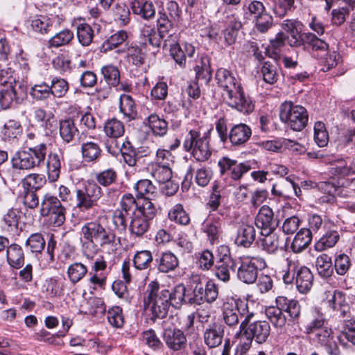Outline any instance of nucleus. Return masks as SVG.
Returning a JSON list of instances; mask_svg holds the SVG:
<instances>
[{
	"instance_id": "f257e3e1",
	"label": "nucleus",
	"mask_w": 355,
	"mask_h": 355,
	"mask_svg": "<svg viewBox=\"0 0 355 355\" xmlns=\"http://www.w3.org/2000/svg\"><path fill=\"white\" fill-rule=\"evenodd\" d=\"M191 281V297H186V287L183 284L168 288L171 306L179 309L186 302L200 305L204 302L211 304L216 300L219 293L218 285L214 281L200 277L199 275L193 276Z\"/></svg>"
},
{
	"instance_id": "f03ea898",
	"label": "nucleus",
	"mask_w": 355,
	"mask_h": 355,
	"mask_svg": "<svg viewBox=\"0 0 355 355\" xmlns=\"http://www.w3.org/2000/svg\"><path fill=\"white\" fill-rule=\"evenodd\" d=\"M215 79L218 86L225 92V103L230 107L243 114H249L254 110V102L245 92L241 80L234 73L220 67L216 70Z\"/></svg>"
},
{
	"instance_id": "7ed1b4c3",
	"label": "nucleus",
	"mask_w": 355,
	"mask_h": 355,
	"mask_svg": "<svg viewBox=\"0 0 355 355\" xmlns=\"http://www.w3.org/2000/svg\"><path fill=\"white\" fill-rule=\"evenodd\" d=\"M270 334V326L267 321L245 322L239 324L236 337L239 340L235 355H247L253 340L258 344L266 343Z\"/></svg>"
},
{
	"instance_id": "20e7f679",
	"label": "nucleus",
	"mask_w": 355,
	"mask_h": 355,
	"mask_svg": "<svg viewBox=\"0 0 355 355\" xmlns=\"http://www.w3.org/2000/svg\"><path fill=\"white\" fill-rule=\"evenodd\" d=\"M47 154L45 143L30 146L27 149L17 151L11 158L13 170L30 171L44 164Z\"/></svg>"
},
{
	"instance_id": "39448f33",
	"label": "nucleus",
	"mask_w": 355,
	"mask_h": 355,
	"mask_svg": "<svg viewBox=\"0 0 355 355\" xmlns=\"http://www.w3.org/2000/svg\"><path fill=\"white\" fill-rule=\"evenodd\" d=\"M287 269L283 275L286 284H295L297 290L302 294L310 291L313 284V275L311 270L295 259H286Z\"/></svg>"
},
{
	"instance_id": "423d86ee",
	"label": "nucleus",
	"mask_w": 355,
	"mask_h": 355,
	"mask_svg": "<svg viewBox=\"0 0 355 355\" xmlns=\"http://www.w3.org/2000/svg\"><path fill=\"white\" fill-rule=\"evenodd\" d=\"M222 316L225 324L230 327H236L245 322H250L254 316V313L250 311L248 302L241 299H227L222 306Z\"/></svg>"
},
{
	"instance_id": "0eeeda50",
	"label": "nucleus",
	"mask_w": 355,
	"mask_h": 355,
	"mask_svg": "<svg viewBox=\"0 0 355 355\" xmlns=\"http://www.w3.org/2000/svg\"><path fill=\"white\" fill-rule=\"evenodd\" d=\"M147 293V301L153 315L160 319L166 318L171 306L168 288L155 280L148 284Z\"/></svg>"
},
{
	"instance_id": "6e6552de",
	"label": "nucleus",
	"mask_w": 355,
	"mask_h": 355,
	"mask_svg": "<svg viewBox=\"0 0 355 355\" xmlns=\"http://www.w3.org/2000/svg\"><path fill=\"white\" fill-rule=\"evenodd\" d=\"M80 234L84 240L94 241L101 248L113 246L115 244L114 231L96 220L85 223L81 227Z\"/></svg>"
},
{
	"instance_id": "1a4fd4ad",
	"label": "nucleus",
	"mask_w": 355,
	"mask_h": 355,
	"mask_svg": "<svg viewBox=\"0 0 355 355\" xmlns=\"http://www.w3.org/2000/svg\"><path fill=\"white\" fill-rule=\"evenodd\" d=\"M279 118L295 131L303 130L309 120L308 112L304 107L286 101L280 106Z\"/></svg>"
},
{
	"instance_id": "9d476101",
	"label": "nucleus",
	"mask_w": 355,
	"mask_h": 355,
	"mask_svg": "<svg viewBox=\"0 0 355 355\" xmlns=\"http://www.w3.org/2000/svg\"><path fill=\"white\" fill-rule=\"evenodd\" d=\"M239 260L237 278L247 284L254 283L259 272L267 266L265 259L259 256H243L239 257Z\"/></svg>"
},
{
	"instance_id": "9b49d317",
	"label": "nucleus",
	"mask_w": 355,
	"mask_h": 355,
	"mask_svg": "<svg viewBox=\"0 0 355 355\" xmlns=\"http://www.w3.org/2000/svg\"><path fill=\"white\" fill-rule=\"evenodd\" d=\"M157 214V209L154 204H148L139 208V212H133L129 224L131 235L137 238H142L150 227V221Z\"/></svg>"
},
{
	"instance_id": "f8f14e48",
	"label": "nucleus",
	"mask_w": 355,
	"mask_h": 355,
	"mask_svg": "<svg viewBox=\"0 0 355 355\" xmlns=\"http://www.w3.org/2000/svg\"><path fill=\"white\" fill-rule=\"evenodd\" d=\"M40 214L48 216L49 223L53 226L60 227L65 221L66 209L57 197L46 193L41 202Z\"/></svg>"
},
{
	"instance_id": "ddd939ff",
	"label": "nucleus",
	"mask_w": 355,
	"mask_h": 355,
	"mask_svg": "<svg viewBox=\"0 0 355 355\" xmlns=\"http://www.w3.org/2000/svg\"><path fill=\"white\" fill-rule=\"evenodd\" d=\"M103 196V190L95 182H87L82 189L76 190V207L81 211H87L97 205Z\"/></svg>"
},
{
	"instance_id": "4468645a",
	"label": "nucleus",
	"mask_w": 355,
	"mask_h": 355,
	"mask_svg": "<svg viewBox=\"0 0 355 355\" xmlns=\"http://www.w3.org/2000/svg\"><path fill=\"white\" fill-rule=\"evenodd\" d=\"M218 166L221 175H227L234 180H240L242 176L251 169L249 162H238L236 159H230L227 156L221 157Z\"/></svg>"
},
{
	"instance_id": "2eb2a0df",
	"label": "nucleus",
	"mask_w": 355,
	"mask_h": 355,
	"mask_svg": "<svg viewBox=\"0 0 355 355\" xmlns=\"http://www.w3.org/2000/svg\"><path fill=\"white\" fill-rule=\"evenodd\" d=\"M313 334L314 342L324 347L328 355H341V351L335 339L334 331L328 324Z\"/></svg>"
},
{
	"instance_id": "dca6fc26",
	"label": "nucleus",
	"mask_w": 355,
	"mask_h": 355,
	"mask_svg": "<svg viewBox=\"0 0 355 355\" xmlns=\"http://www.w3.org/2000/svg\"><path fill=\"white\" fill-rule=\"evenodd\" d=\"M26 97L25 89L15 82L0 90V106L2 109L10 108L13 103L19 104Z\"/></svg>"
},
{
	"instance_id": "f3484780",
	"label": "nucleus",
	"mask_w": 355,
	"mask_h": 355,
	"mask_svg": "<svg viewBox=\"0 0 355 355\" xmlns=\"http://www.w3.org/2000/svg\"><path fill=\"white\" fill-rule=\"evenodd\" d=\"M130 8L138 20L149 22L156 18V6L153 0H132Z\"/></svg>"
},
{
	"instance_id": "a211bd4d",
	"label": "nucleus",
	"mask_w": 355,
	"mask_h": 355,
	"mask_svg": "<svg viewBox=\"0 0 355 355\" xmlns=\"http://www.w3.org/2000/svg\"><path fill=\"white\" fill-rule=\"evenodd\" d=\"M255 225L257 228L261 230V234H264V232L270 233L273 232L278 225L277 220L274 217L272 209L267 206H262L256 217Z\"/></svg>"
},
{
	"instance_id": "6ab92c4d",
	"label": "nucleus",
	"mask_w": 355,
	"mask_h": 355,
	"mask_svg": "<svg viewBox=\"0 0 355 355\" xmlns=\"http://www.w3.org/2000/svg\"><path fill=\"white\" fill-rule=\"evenodd\" d=\"M21 214V212L17 209H9L1 220L0 227L2 231L9 235H19L21 231V227H19Z\"/></svg>"
},
{
	"instance_id": "aec40b11",
	"label": "nucleus",
	"mask_w": 355,
	"mask_h": 355,
	"mask_svg": "<svg viewBox=\"0 0 355 355\" xmlns=\"http://www.w3.org/2000/svg\"><path fill=\"white\" fill-rule=\"evenodd\" d=\"M221 225V220L216 213L209 214L202 223L201 230L207 234V239L211 244L218 243L222 233Z\"/></svg>"
},
{
	"instance_id": "412c9836",
	"label": "nucleus",
	"mask_w": 355,
	"mask_h": 355,
	"mask_svg": "<svg viewBox=\"0 0 355 355\" xmlns=\"http://www.w3.org/2000/svg\"><path fill=\"white\" fill-rule=\"evenodd\" d=\"M252 136V130L249 125L245 123H239L234 125L229 131L227 141L232 146L240 147L247 143Z\"/></svg>"
},
{
	"instance_id": "4be33fe9",
	"label": "nucleus",
	"mask_w": 355,
	"mask_h": 355,
	"mask_svg": "<svg viewBox=\"0 0 355 355\" xmlns=\"http://www.w3.org/2000/svg\"><path fill=\"white\" fill-rule=\"evenodd\" d=\"M155 267L159 272H173L179 266L178 257L171 251L162 252L155 259Z\"/></svg>"
},
{
	"instance_id": "5701e85b",
	"label": "nucleus",
	"mask_w": 355,
	"mask_h": 355,
	"mask_svg": "<svg viewBox=\"0 0 355 355\" xmlns=\"http://www.w3.org/2000/svg\"><path fill=\"white\" fill-rule=\"evenodd\" d=\"M163 340L166 346L173 351L184 349L187 346V338L180 329H165L163 334Z\"/></svg>"
},
{
	"instance_id": "b1692460",
	"label": "nucleus",
	"mask_w": 355,
	"mask_h": 355,
	"mask_svg": "<svg viewBox=\"0 0 355 355\" xmlns=\"http://www.w3.org/2000/svg\"><path fill=\"white\" fill-rule=\"evenodd\" d=\"M237 267L236 260L231 256L224 254L216 263L214 274L216 277L223 282L230 279L231 271L234 272Z\"/></svg>"
},
{
	"instance_id": "393cba45",
	"label": "nucleus",
	"mask_w": 355,
	"mask_h": 355,
	"mask_svg": "<svg viewBox=\"0 0 355 355\" xmlns=\"http://www.w3.org/2000/svg\"><path fill=\"white\" fill-rule=\"evenodd\" d=\"M276 304L279 306L282 312L288 315V321H294L298 319L301 313V306L300 302L294 299H288L284 296H278L275 300Z\"/></svg>"
},
{
	"instance_id": "a878e982",
	"label": "nucleus",
	"mask_w": 355,
	"mask_h": 355,
	"mask_svg": "<svg viewBox=\"0 0 355 355\" xmlns=\"http://www.w3.org/2000/svg\"><path fill=\"white\" fill-rule=\"evenodd\" d=\"M223 336L224 329L221 324L218 323L209 325L204 331V341L209 348L219 346L223 342Z\"/></svg>"
},
{
	"instance_id": "bb28decb",
	"label": "nucleus",
	"mask_w": 355,
	"mask_h": 355,
	"mask_svg": "<svg viewBox=\"0 0 355 355\" xmlns=\"http://www.w3.org/2000/svg\"><path fill=\"white\" fill-rule=\"evenodd\" d=\"M106 269L107 262L103 258L96 259L89 272V282L93 285L103 287L107 280Z\"/></svg>"
},
{
	"instance_id": "cd10ccee",
	"label": "nucleus",
	"mask_w": 355,
	"mask_h": 355,
	"mask_svg": "<svg viewBox=\"0 0 355 355\" xmlns=\"http://www.w3.org/2000/svg\"><path fill=\"white\" fill-rule=\"evenodd\" d=\"M164 39L153 26H144L141 29L140 44L144 49H146L148 45L159 49Z\"/></svg>"
},
{
	"instance_id": "c85d7f7f",
	"label": "nucleus",
	"mask_w": 355,
	"mask_h": 355,
	"mask_svg": "<svg viewBox=\"0 0 355 355\" xmlns=\"http://www.w3.org/2000/svg\"><path fill=\"white\" fill-rule=\"evenodd\" d=\"M304 46L310 48L314 56L322 57L329 49V44L311 33H304Z\"/></svg>"
},
{
	"instance_id": "c756f323",
	"label": "nucleus",
	"mask_w": 355,
	"mask_h": 355,
	"mask_svg": "<svg viewBox=\"0 0 355 355\" xmlns=\"http://www.w3.org/2000/svg\"><path fill=\"white\" fill-rule=\"evenodd\" d=\"M134 189L137 199L153 200L157 195V189L152 182L147 179L140 180L135 184Z\"/></svg>"
},
{
	"instance_id": "7c9ffc66",
	"label": "nucleus",
	"mask_w": 355,
	"mask_h": 355,
	"mask_svg": "<svg viewBox=\"0 0 355 355\" xmlns=\"http://www.w3.org/2000/svg\"><path fill=\"white\" fill-rule=\"evenodd\" d=\"M255 238L256 230L253 225L243 224L237 230L235 244L237 246L248 248L252 245Z\"/></svg>"
},
{
	"instance_id": "2f4dec72",
	"label": "nucleus",
	"mask_w": 355,
	"mask_h": 355,
	"mask_svg": "<svg viewBox=\"0 0 355 355\" xmlns=\"http://www.w3.org/2000/svg\"><path fill=\"white\" fill-rule=\"evenodd\" d=\"M313 239L311 230L307 228L300 229L294 236L291 250L294 253H300L308 248Z\"/></svg>"
},
{
	"instance_id": "473e14b6",
	"label": "nucleus",
	"mask_w": 355,
	"mask_h": 355,
	"mask_svg": "<svg viewBox=\"0 0 355 355\" xmlns=\"http://www.w3.org/2000/svg\"><path fill=\"white\" fill-rule=\"evenodd\" d=\"M81 154L85 162L96 163L101 158L103 150L98 143L86 141L81 145Z\"/></svg>"
},
{
	"instance_id": "72a5a7b5",
	"label": "nucleus",
	"mask_w": 355,
	"mask_h": 355,
	"mask_svg": "<svg viewBox=\"0 0 355 355\" xmlns=\"http://www.w3.org/2000/svg\"><path fill=\"white\" fill-rule=\"evenodd\" d=\"M59 125V134L62 141L65 144L74 141L79 132L74 121L71 118L65 119L60 120Z\"/></svg>"
},
{
	"instance_id": "f704fd0d",
	"label": "nucleus",
	"mask_w": 355,
	"mask_h": 355,
	"mask_svg": "<svg viewBox=\"0 0 355 355\" xmlns=\"http://www.w3.org/2000/svg\"><path fill=\"white\" fill-rule=\"evenodd\" d=\"M6 259L10 267L19 269L24 264V253L22 248L16 243L8 246L6 250Z\"/></svg>"
},
{
	"instance_id": "c9c22d12",
	"label": "nucleus",
	"mask_w": 355,
	"mask_h": 355,
	"mask_svg": "<svg viewBox=\"0 0 355 355\" xmlns=\"http://www.w3.org/2000/svg\"><path fill=\"white\" fill-rule=\"evenodd\" d=\"M119 110L128 121L136 119L137 115V106L134 99L130 94H123L120 95Z\"/></svg>"
},
{
	"instance_id": "e433bc0d",
	"label": "nucleus",
	"mask_w": 355,
	"mask_h": 355,
	"mask_svg": "<svg viewBox=\"0 0 355 355\" xmlns=\"http://www.w3.org/2000/svg\"><path fill=\"white\" fill-rule=\"evenodd\" d=\"M280 68L277 62L264 61L261 67L263 81L269 85L275 84L279 78Z\"/></svg>"
},
{
	"instance_id": "4c0bfd02",
	"label": "nucleus",
	"mask_w": 355,
	"mask_h": 355,
	"mask_svg": "<svg viewBox=\"0 0 355 355\" xmlns=\"http://www.w3.org/2000/svg\"><path fill=\"white\" fill-rule=\"evenodd\" d=\"M340 239L339 233L334 229L327 230L324 234L315 243L314 248L323 252L335 246Z\"/></svg>"
},
{
	"instance_id": "58836bf2",
	"label": "nucleus",
	"mask_w": 355,
	"mask_h": 355,
	"mask_svg": "<svg viewBox=\"0 0 355 355\" xmlns=\"http://www.w3.org/2000/svg\"><path fill=\"white\" fill-rule=\"evenodd\" d=\"M153 252L148 250H137L133 255L134 268L139 271L150 270L153 263Z\"/></svg>"
},
{
	"instance_id": "ea45409f",
	"label": "nucleus",
	"mask_w": 355,
	"mask_h": 355,
	"mask_svg": "<svg viewBox=\"0 0 355 355\" xmlns=\"http://www.w3.org/2000/svg\"><path fill=\"white\" fill-rule=\"evenodd\" d=\"M329 172L338 178H344L349 175H355V164L352 163L349 165L345 159H338L331 164Z\"/></svg>"
},
{
	"instance_id": "a19ab883",
	"label": "nucleus",
	"mask_w": 355,
	"mask_h": 355,
	"mask_svg": "<svg viewBox=\"0 0 355 355\" xmlns=\"http://www.w3.org/2000/svg\"><path fill=\"white\" fill-rule=\"evenodd\" d=\"M47 175L49 182L58 180L61 169V156L55 153H50L46 161Z\"/></svg>"
},
{
	"instance_id": "79ce46f5",
	"label": "nucleus",
	"mask_w": 355,
	"mask_h": 355,
	"mask_svg": "<svg viewBox=\"0 0 355 355\" xmlns=\"http://www.w3.org/2000/svg\"><path fill=\"white\" fill-rule=\"evenodd\" d=\"M173 19L168 17L164 9L158 11L155 29L164 38L172 35L171 31L173 28Z\"/></svg>"
},
{
	"instance_id": "37998d69",
	"label": "nucleus",
	"mask_w": 355,
	"mask_h": 355,
	"mask_svg": "<svg viewBox=\"0 0 355 355\" xmlns=\"http://www.w3.org/2000/svg\"><path fill=\"white\" fill-rule=\"evenodd\" d=\"M139 200V199L138 200ZM148 204H153L148 200L137 201L131 193H126L123 196L120 201L121 209L124 213L129 215V212L134 211V212H139V208L146 206Z\"/></svg>"
},
{
	"instance_id": "c03bdc74",
	"label": "nucleus",
	"mask_w": 355,
	"mask_h": 355,
	"mask_svg": "<svg viewBox=\"0 0 355 355\" xmlns=\"http://www.w3.org/2000/svg\"><path fill=\"white\" fill-rule=\"evenodd\" d=\"M144 123L155 136L163 137L168 132V123L155 114L149 115Z\"/></svg>"
},
{
	"instance_id": "a18cd8bd",
	"label": "nucleus",
	"mask_w": 355,
	"mask_h": 355,
	"mask_svg": "<svg viewBox=\"0 0 355 355\" xmlns=\"http://www.w3.org/2000/svg\"><path fill=\"white\" fill-rule=\"evenodd\" d=\"M188 153H190L193 158L198 162H205L211 155V149L209 144V137L207 135L202 141H198V144Z\"/></svg>"
},
{
	"instance_id": "49530a36",
	"label": "nucleus",
	"mask_w": 355,
	"mask_h": 355,
	"mask_svg": "<svg viewBox=\"0 0 355 355\" xmlns=\"http://www.w3.org/2000/svg\"><path fill=\"white\" fill-rule=\"evenodd\" d=\"M261 236H263L260 239L261 249L268 254H276L279 246V235L273 231L270 233L264 232Z\"/></svg>"
},
{
	"instance_id": "de8ad7c7",
	"label": "nucleus",
	"mask_w": 355,
	"mask_h": 355,
	"mask_svg": "<svg viewBox=\"0 0 355 355\" xmlns=\"http://www.w3.org/2000/svg\"><path fill=\"white\" fill-rule=\"evenodd\" d=\"M315 267L318 274L322 278L327 279L333 275L334 266L331 257L327 254H322L316 258Z\"/></svg>"
},
{
	"instance_id": "09e8293b",
	"label": "nucleus",
	"mask_w": 355,
	"mask_h": 355,
	"mask_svg": "<svg viewBox=\"0 0 355 355\" xmlns=\"http://www.w3.org/2000/svg\"><path fill=\"white\" fill-rule=\"evenodd\" d=\"M327 324V321L322 313L316 311L311 312L304 324V332L306 334H314Z\"/></svg>"
},
{
	"instance_id": "8fccbe9b",
	"label": "nucleus",
	"mask_w": 355,
	"mask_h": 355,
	"mask_svg": "<svg viewBox=\"0 0 355 355\" xmlns=\"http://www.w3.org/2000/svg\"><path fill=\"white\" fill-rule=\"evenodd\" d=\"M76 35L83 46H89L94 40V33L92 26L85 21L76 24Z\"/></svg>"
},
{
	"instance_id": "3c124183",
	"label": "nucleus",
	"mask_w": 355,
	"mask_h": 355,
	"mask_svg": "<svg viewBox=\"0 0 355 355\" xmlns=\"http://www.w3.org/2000/svg\"><path fill=\"white\" fill-rule=\"evenodd\" d=\"M23 128L20 123L15 120H8L1 130V136L4 141L17 139L22 133Z\"/></svg>"
},
{
	"instance_id": "603ef678",
	"label": "nucleus",
	"mask_w": 355,
	"mask_h": 355,
	"mask_svg": "<svg viewBox=\"0 0 355 355\" xmlns=\"http://www.w3.org/2000/svg\"><path fill=\"white\" fill-rule=\"evenodd\" d=\"M95 180L99 187H109L117 182L118 173L114 168H108L97 172L95 174Z\"/></svg>"
},
{
	"instance_id": "864d4df0",
	"label": "nucleus",
	"mask_w": 355,
	"mask_h": 355,
	"mask_svg": "<svg viewBox=\"0 0 355 355\" xmlns=\"http://www.w3.org/2000/svg\"><path fill=\"white\" fill-rule=\"evenodd\" d=\"M194 69L198 79L205 80L206 83L210 81L211 78V68L210 58L208 56H201L196 61V65Z\"/></svg>"
},
{
	"instance_id": "5fc2aeb1",
	"label": "nucleus",
	"mask_w": 355,
	"mask_h": 355,
	"mask_svg": "<svg viewBox=\"0 0 355 355\" xmlns=\"http://www.w3.org/2000/svg\"><path fill=\"white\" fill-rule=\"evenodd\" d=\"M88 273L86 265L81 262H74L67 268V274L70 282L76 284L80 282Z\"/></svg>"
},
{
	"instance_id": "6e6d98bb",
	"label": "nucleus",
	"mask_w": 355,
	"mask_h": 355,
	"mask_svg": "<svg viewBox=\"0 0 355 355\" xmlns=\"http://www.w3.org/2000/svg\"><path fill=\"white\" fill-rule=\"evenodd\" d=\"M45 183V177L38 173L28 174L21 181L23 189L36 192L40 190Z\"/></svg>"
},
{
	"instance_id": "4d7b16f0",
	"label": "nucleus",
	"mask_w": 355,
	"mask_h": 355,
	"mask_svg": "<svg viewBox=\"0 0 355 355\" xmlns=\"http://www.w3.org/2000/svg\"><path fill=\"white\" fill-rule=\"evenodd\" d=\"M265 313L275 327L282 328L286 323L287 318L277 304L267 307Z\"/></svg>"
},
{
	"instance_id": "13d9d810",
	"label": "nucleus",
	"mask_w": 355,
	"mask_h": 355,
	"mask_svg": "<svg viewBox=\"0 0 355 355\" xmlns=\"http://www.w3.org/2000/svg\"><path fill=\"white\" fill-rule=\"evenodd\" d=\"M49 88L51 90V94L53 97L61 98L68 92L69 85L64 78L55 76L51 80Z\"/></svg>"
},
{
	"instance_id": "bf43d9fd",
	"label": "nucleus",
	"mask_w": 355,
	"mask_h": 355,
	"mask_svg": "<svg viewBox=\"0 0 355 355\" xmlns=\"http://www.w3.org/2000/svg\"><path fill=\"white\" fill-rule=\"evenodd\" d=\"M103 130L110 138H119L124 135L125 128L122 121L112 118L105 123Z\"/></svg>"
},
{
	"instance_id": "052dcab7",
	"label": "nucleus",
	"mask_w": 355,
	"mask_h": 355,
	"mask_svg": "<svg viewBox=\"0 0 355 355\" xmlns=\"http://www.w3.org/2000/svg\"><path fill=\"white\" fill-rule=\"evenodd\" d=\"M101 73L108 86L116 87L120 83V71L116 66L105 65L102 67Z\"/></svg>"
},
{
	"instance_id": "680f3d73",
	"label": "nucleus",
	"mask_w": 355,
	"mask_h": 355,
	"mask_svg": "<svg viewBox=\"0 0 355 355\" xmlns=\"http://www.w3.org/2000/svg\"><path fill=\"white\" fill-rule=\"evenodd\" d=\"M168 217L171 220L181 225H187L190 223L189 214L181 204H176L168 211Z\"/></svg>"
},
{
	"instance_id": "e2e57ef3",
	"label": "nucleus",
	"mask_w": 355,
	"mask_h": 355,
	"mask_svg": "<svg viewBox=\"0 0 355 355\" xmlns=\"http://www.w3.org/2000/svg\"><path fill=\"white\" fill-rule=\"evenodd\" d=\"M207 135L202 132L198 129H191L185 135L183 140V149L186 152L193 150V149L198 144V141H202Z\"/></svg>"
},
{
	"instance_id": "0e129e2a",
	"label": "nucleus",
	"mask_w": 355,
	"mask_h": 355,
	"mask_svg": "<svg viewBox=\"0 0 355 355\" xmlns=\"http://www.w3.org/2000/svg\"><path fill=\"white\" fill-rule=\"evenodd\" d=\"M120 154L122 155L125 163L129 166H135L139 157L135 148L132 144L126 140L121 143Z\"/></svg>"
},
{
	"instance_id": "69168bd1",
	"label": "nucleus",
	"mask_w": 355,
	"mask_h": 355,
	"mask_svg": "<svg viewBox=\"0 0 355 355\" xmlns=\"http://www.w3.org/2000/svg\"><path fill=\"white\" fill-rule=\"evenodd\" d=\"M127 33L124 31H120L112 35L102 44L100 51L102 53H107L109 51L117 47L127 39Z\"/></svg>"
},
{
	"instance_id": "338daca9",
	"label": "nucleus",
	"mask_w": 355,
	"mask_h": 355,
	"mask_svg": "<svg viewBox=\"0 0 355 355\" xmlns=\"http://www.w3.org/2000/svg\"><path fill=\"white\" fill-rule=\"evenodd\" d=\"M241 22L235 17H233L229 21V23L223 33L225 41L227 45L234 44L238 35V31L241 28Z\"/></svg>"
},
{
	"instance_id": "774afa93",
	"label": "nucleus",
	"mask_w": 355,
	"mask_h": 355,
	"mask_svg": "<svg viewBox=\"0 0 355 355\" xmlns=\"http://www.w3.org/2000/svg\"><path fill=\"white\" fill-rule=\"evenodd\" d=\"M150 174L159 183H165L172 178L171 166L158 164H151Z\"/></svg>"
}]
</instances>
